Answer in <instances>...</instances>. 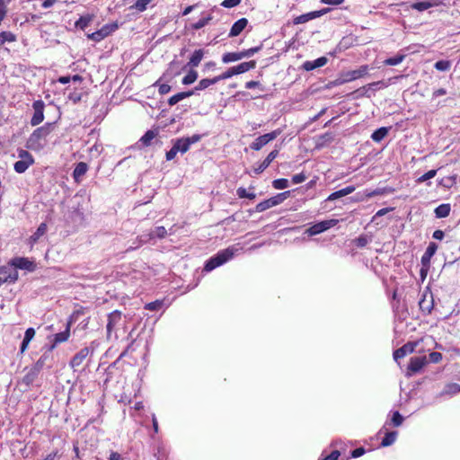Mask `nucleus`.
<instances>
[{"instance_id": "f257e3e1", "label": "nucleus", "mask_w": 460, "mask_h": 460, "mask_svg": "<svg viewBox=\"0 0 460 460\" xmlns=\"http://www.w3.org/2000/svg\"><path fill=\"white\" fill-rule=\"evenodd\" d=\"M241 250L242 248L239 247L238 245H234L220 251L216 256L210 258L207 261L204 270L207 271H211L217 267H219L225 262L228 261L230 259L234 257L235 253L239 252Z\"/></svg>"}, {"instance_id": "f03ea898", "label": "nucleus", "mask_w": 460, "mask_h": 460, "mask_svg": "<svg viewBox=\"0 0 460 460\" xmlns=\"http://www.w3.org/2000/svg\"><path fill=\"white\" fill-rule=\"evenodd\" d=\"M368 66L364 65L355 70L341 73L340 77L337 78L332 84L334 85H341L345 83L352 82L356 79L365 76L368 73Z\"/></svg>"}, {"instance_id": "7ed1b4c3", "label": "nucleus", "mask_w": 460, "mask_h": 460, "mask_svg": "<svg viewBox=\"0 0 460 460\" xmlns=\"http://www.w3.org/2000/svg\"><path fill=\"white\" fill-rule=\"evenodd\" d=\"M48 130L44 128H39L33 131L27 141V146L34 151H40L45 146V137Z\"/></svg>"}, {"instance_id": "20e7f679", "label": "nucleus", "mask_w": 460, "mask_h": 460, "mask_svg": "<svg viewBox=\"0 0 460 460\" xmlns=\"http://www.w3.org/2000/svg\"><path fill=\"white\" fill-rule=\"evenodd\" d=\"M18 277V271L11 261L0 268V286L3 283H14Z\"/></svg>"}, {"instance_id": "39448f33", "label": "nucleus", "mask_w": 460, "mask_h": 460, "mask_svg": "<svg viewBox=\"0 0 460 460\" xmlns=\"http://www.w3.org/2000/svg\"><path fill=\"white\" fill-rule=\"evenodd\" d=\"M428 362H429V360L427 359L426 356L411 358L408 367H407L406 375L408 376H411L420 372L428 364Z\"/></svg>"}, {"instance_id": "423d86ee", "label": "nucleus", "mask_w": 460, "mask_h": 460, "mask_svg": "<svg viewBox=\"0 0 460 460\" xmlns=\"http://www.w3.org/2000/svg\"><path fill=\"white\" fill-rule=\"evenodd\" d=\"M281 130L277 129L270 133L260 136L251 144V148L256 151L261 150L265 145H267L269 142L274 140L278 136H279Z\"/></svg>"}, {"instance_id": "0eeeda50", "label": "nucleus", "mask_w": 460, "mask_h": 460, "mask_svg": "<svg viewBox=\"0 0 460 460\" xmlns=\"http://www.w3.org/2000/svg\"><path fill=\"white\" fill-rule=\"evenodd\" d=\"M167 235V231L164 226H157L149 233L143 234L138 237L139 245L146 243L155 238L163 239Z\"/></svg>"}, {"instance_id": "6e6552de", "label": "nucleus", "mask_w": 460, "mask_h": 460, "mask_svg": "<svg viewBox=\"0 0 460 460\" xmlns=\"http://www.w3.org/2000/svg\"><path fill=\"white\" fill-rule=\"evenodd\" d=\"M44 106H45V104L41 100H38L33 102L32 107H33L34 113H33V116L31 120V123L32 126H37L43 121V119H44V114H43Z\"/></svg>"}, {"instance_id": "1a4fd4ad", "label": "nucleus", "mask_w": 460, "mask_h": 460, "mask_svg": "<svg viewBox=\"0 0 460 460\" xmlns=\"http://www.w3.org/2000/svg\"><path fill=\"white\" fill-rule=\"evenodd\" d=\"M418 342H407L402 347L399 348L394 352V358L398 361L400 358L406 357L409 354L414 352Z\"/></svg>"}, {"instance_id": "9d476101", "label": "nucleus", "mask_w": 460, "mask_h": 460, "mask_svg": "<svg viewBox=\"0 0 460 460\" xmlns=\"http://www.w3.org/2000/svg\"><path fill=\"white\" fill-rule=\"evenodd\" d=\"M15 270L22 269L28 271H33L35 269L34 263L27 258L17 257L11 261Z\"/></svg>"}, {"instance_id": "9b49d317", "label": "nucleus", "mask_w": 460, "mask_h": 460, "mask_svg": "<svg viewBox=\"0 0 460 460\" xmlns=\"http://www.w3.org/2000/svg\"><path fill=\"white\" fill-rule=\"evenodd\" d=\"M90 349L88 348H83L80 349L71 359L70 366L73 368L80 367L84 359L88 357Z\"/></svg>"}, {"instance_id": "f8f14e48", "label": "nucleus", "mask_w": 460, "mask_h": 460, "mask_svg": "<svg viewBox=\"0 0 460 460\" xmlns=\"http://www.w3.org/2000/svg\"><path fill=\"white\" fill-rule=\"evenodd\" d=\"M278 150H272L262 163L259 164L257 166L254 167V172L256 174L262 172L270 164V163L278 156Z\"/></svg>"}, {"instance_id": "ddd939ff", "label": "nucleus", "mask_w": 460, "mask_h": 460, "mask_svg": "<svg viewBox=\"0 0 460 460\" xmlns=\"http://www.w3.org/2000/svg\"><path fill=\"white\" fill-rule=\"evenodd\" d=\"M70 327H71V322H68L66 323V330L64 332H61L59 333H57L54 337V343L50 347L49 351H51L58 343L65 342L69 339L70 336Z\"/></svg>"}, {"instance_id": "4468645a", "label": "nucleus", "mask_w": 460, "mask_h": 460, "mask_svg": "<svg viewBox=\"0 0 460 460\" xmlns=\"http://www.w3.org/2000/svg\"><path fill=\"white\" fill-rule=\"evenodd\" d=\"M247 24L248 21L246 18H241L238 21H236L230 30L229 37L238 36L244 30Z\"/></svg>"}, {"instance_id": "2eb2a0df", "label": "nucleus", "mask_w": 460, "mask_h": 460, "mask_svg": "<svg viewBox=\"0 0 460 460\" xmlns=\"http://www.w3.org/2000/svg\"><path fill=\"white\" fill-rule=\"evenodd\" d=\"M121 320V313L119 311H113L108 316V323H107V332L108 336L111 335L113 328L117 325V323Z\"/></svg>"}, {"instance_id": "dca6fc26", "label": "nucleus", "mask_w": 460, "mask_h": 460, "mask_svg": "<svg viewBox=\"0 0 460 460\" xmlns=\"http://www.w3.org/2000/svg\"><path fill=\"white\" fill-rule=\"evenodd\" d=\"M48 231V226L46 223H41L35 233L29 238V243L33 246L39 239L43 236Z\"/></svg>"}, {"instance_id": "f3484780", "label": "nucleus", "mask_w": 460, "mask_h": 460, "mask_svg": "<svg viewBox=\"0 0 460 460\" xmlns=\"http://www.w3.org/2000/svg\"><path fill=\"white\" fill-rule=\"evenodd\" d=\"M355 190L356 189L354 186H347L346 188H343V189L337 190V191L332 193L331 195H329L326 200L332 201V200L338 199L340 198H342L349 194H351L352 192H354Z\"/></svg>"}, {"instance_id": "a211bd4d", "label": "nucleus", "mask_w": 460, "mask_h": 460, "mask_svg": "<svg viewBox=\"0 0 460 460\" xmlns=\"http://www.w3.org/2000/svg\"><path fill=\"white\" fill-rule=\"evenodd\" d=\"M438 249V245L435 243H430L429 246L426 249V252L421 257V262L424 266H427L429 264V261L431 257L435 254L436 251Z\"/></svg>"}, {"instance_id": "6ab92c4d", "label": "nucleus", "mask_w": 460, "mask_h": 460, "mask_svg": "<svg viewBox=\"0 0 460 460\" xmlns=\"http://www.w3.org/2000/svg\"><path fill=\"white\" fill-rule=\"evenodd\" d=\"M327 63V58L324 57L319 58L314 61H306L304 63L303 67L306 71L314 70L317 67L323 66Z\"/></svg>"}, {"instance_id": "aec40b11", "label": "nucleus", "mask_w": 460, "mask_h": 460, "mask_svg": "<svg viewBox=\"0 0 460 460\" xmlns=\"http://www.w3.org/2000/svg\"><path fill=\"white\" fill-rule=\"evenodd\" d=\"M40 370L37 368L35 366L31 367L26 375L22 378V383H24L26 385H31L34 380L37 378L38 375L40 374Z\"/></svg>"}, {"instance_id": "412c9836", "label": "nucleus", "mask_w": 460, "mask_h": 460, "mask_svg": "<svg viewBox=\"0 0 460 460\" xmlns=\"http://www.w3.org/2000/svg\"><path fill=\"white\" fill-rule=\"evenodd\" d=\"M88 170V165L84 163H78L74 170L73 176L76 182L81 181V178L86 173Z\"/></svg>"}, {"instance_id": "4be33fe9", "label": "nucleus", "mask_w": 460, "mask_h": 460, "mask_svg": "<svg viewBox=\"0 0 460 460\" xmlns=\"http://www.w3.org/2000/svg\"><path fill=\"white\" fill-rule=\"evenodd\" d=\"M438 4H439V2L438 0H429V1L415 3L411 5V7L420 12H423L430 7L438 6Z\"/></svg>"}, {"instance_id": "5701e85b", "label": "nucleus", "mask_w": 460, "mask_h": 460, "mask_svg": "<svg viewBox=\"0 0 460 460\" xmlns=\"http://www.w3.org/2000/svg\"><path fill=\"white\" fill-rule=\"evenodd\" d=\"M193 94H194V91L178 93L169 98L168 104L170 106H173L176 103H178L179 102L182 101L183 99L190 97Z\"/></svg>"}, {"instance_id": "b1692460", "label": "nucleus", "mask_w": 460, "mask_h": 460, "mask_svg": "<svg viewBox=\"0 0 460 460\" xmlns=\"http://www.w3.org/2000/svg\"><path fill=\"white\" fill-rule=\"evenodd\" d=\"M256 66V62L254 60L249 62L241 63L234 67L235 75H240L245 73L251 69H253Z\"/></svg>"}, {"instance_id": "393cba45", "label": "nucleus", "mask_w": 460, "mask_h": 460, "mask_svg": "<svg viewBox=\"0 0 460 460\" xmlns=\"http://www.w3.org/2000/svg\"><path fill=\"white\" fill-rule=\"evenodd\" d=\"M243 55H242V51L240 52H228V53H225L222 57V61L223 63L225 64H227V63H231V62H235V61H238V60H241L243 59Z\"/></svg>"}, {"instance_id": "a878e982", "label": "nucleus", "mask_w": 460, "mask_h": 460, "mask_svg": "<svg viewBox=\"0 0 460 460\" xmlns=\"http://www.w3.org/2000/svg\"><path fill=\"white\" fill-rule=\"evenodd\" d=\"M317 17H320V12H310L308 13L297 16L294 20V22L296 24L305 23V22H308V21H310L312 19L317 18Z\"/></svg>"}, {"instance_id": "bb28decb", "label": "nucleus", "mask_w": 460, "mask_h": 460, "mask_svg": "<svg viewBox=\"0 0 460 460\" xmlns=\"http://www.w3.org/2000/svg\"><path fill=\"white\" fill-rule=\"evenodd\" d=\"M451 210L450 204H441L435 209V215L438 218L447 217Z\"/></svg>"}, {"instance_id": "cd10ccee", "label": "nucleus", "mask_w": 460, "mask_h": 460, "mask_svg": "<svg viewBox=\"0 0 460 460\" xmlns=\"http://www.w3.org/2000/svg\"><path fill=\"white\" fill-rule=\"evenodd\" d=\"M204 56V51L202 49H197L193 52L192 56L190 58L188 65L196 67L199 66L200 61L202 60Z\"/></svg>"}, {"instance_id": "c85d7f7f", "label": "nucleus", "mask_w": 460, "mask_h": 460, "mask_svg": "<svg viewBox=\"0 0 460 460\" xmlns=\"http://www.w3.org/2000/svg\"><path fill=\"white\" fill-rule=\"evenodd\" d=\"M217 83V82L216 77L211 78V79L205 78V79L200 80L192 91H194V93L196 91H202Z\"/></svg>"}, {"instance_id": "c756f323", "label": "nucleus", "mask_w": 460, "mask_h": 460, "mask_svg": "<svg viewBox=\"0 0 460 460\" xmlns=\"http://www.w3.org/2000/svg\"><path fill=\"white\" fill-rule=\"evenodd\" d=\"M173 146L177 149L178 153L184 154L190 149V145L185 138L176 139Z\"/></svg>"}, {"instance_id": "7c9ffc66", "label": "nucleus", "mask_w": 460, "mask_h": 460, "mask_svg": "<svg viewBox=\"0 0 460 460\" xmlns=\"http://www.w3.org/2000/svg\"><path fill=\"white\" fill-rule=\"evenodd\" d=\"M16 41V35L12 31H2L0 32V46L4 45L6 42H14Z\"/></svg>"}, {"instance_id": "2f4dec72", "label": "nucleus", "mask_w": 460, "mask_h": 460, "mask_svg": "<svg viewBox=\"0 0 460 460\" xmlns=\"http://www.w3.org/2000/svg\"><path fill=\"white\" fill-rule=\"evenodd\" d=\"M387 134H388V128L383 127V128H380L376 129V131H374V133L371 136V138L375 142H380L386 137Z\"/></svg>"}, {"instance_id": "473e14b6", "label": "nucleus", "mask_w": 460, "mask_h": 460, "mask_svg": "<svg viewBox=\"0 0 460 460\" xmlns=\"http://www.w3.org/2000/svg\"><path fill=\"white\" fill-rule=\"evenodd\" d=\"M118 29V24L116 22L105 24L100 29V31L102 33L103 37H108L111 33L115 31Z\"/></svg>"}, {"instance_id": "72a5a7b5", "label": "nucleus", "mask_w": 460, "mask_h": 460, "mask_svg": "<svg viewBox=\"0 0 460 460\" xmlns=\"http://www.w3.org/2000/svg\"><path fill=\"white\" fill-rule=\"evenodd\" d=\"M30 165H31L30 161L19 160L14 164L13 168L17 172L22 173L24 172Z\"/></svg>"}, {"instance_id": "f704fd0d", "label": "nucleus", "mask_w": 460, "mask_h": 460, "mask_svg": "<svg viewBox=\"0 0 460 460\" xmlns=\"http://www.w3.org/2000/svg\"><path fill=\"white\" fill-rule=\"evenodd\" d=\"M405 55L398 54L394 58H387L384 61L386 66H397L403 61Z\"/></svg>"}, {"instance_id": "c9c22d12", "label": "nucleus", "mask_w": 460, "mask_h": 460, "mask_svg": "<svg viewBox=\"0 0 460 460\" xmlns=\"http://www.w3.org/2000/svg\"><path fill=\"white\" fill-rule=\"evenodd\" d=\"M396 436L397 433L394 431L386 433L385 437L383 438L381 442V445L383 447L391 446L395 441Z\"/></svg>"}, {"instance_id": "e433bc0d", "label": "nucleus", "mask_w": 460, "mask_h": 460, "mask_svg": "<svg viewBox=\"0 0 460 460\" xmlns=\"http://www.w3.org/2000/svg\"><path fill=\"white\" fill-rule=\"evenodd\" d=\"M290 194V191H285V192H282V193H279L272 198H270V200L272 202V206L275 207L279 204H280L281 202H283Z\"/></svg>"}, {"instance_id": "4c0bfd02", "label": "nucleus", "mask_w": 460, "mask_h": 460, "mask_svg": "<svg viewBox=\"0 0 460 460\" xmlns=\"http://www.w3.org/2000/svg\"><path fill=\"white\" fill-rule=\"evenodd\" d=\"M460 392V385L458 384H448L444 388L443 394H456Z\"/></svg>"}, {"instance_id": "58836bf2", "label": "nucleus", "mask_w": 460, "mask_h": 460, "mask_svg": "<svg viewBox=\"0 0 460 460\" xmlns=\"http://www.w3.org/2000/svg\"><path fill=\"white\" fill-rule=\"evenodd\" d=\"M157 133L153 130H148L146 134L140 138V141L144 146H149L151 141L156 137Z\"/></svg>"}, {"instance_id": "ea45409f", "label": "nucleus", "mask_w": 460, "mask_h": 460, "mask_svg": "<svg viewBox=\"0 0 460 460\" xmlns=\"http://www.w3.org/2000/svg\"><path fill=\"white\" fill-rule=\"evenodd\" d=\"M198 78V73L195 70H190L188 75H186L182 79L183 84H191L194 83Z\"/></svg>"}, {"instance_id": "a19ab883", "label": "nucleus", "mask_w": 460, "mask_h": 460, "mask_svg": "<svg viewBox=\"0 0 460 460\" xmlns=\"http://www.w3.org/2000/svg\"><path fill=\"white\" fill-rule=\"evenodd\" d=\"M93 16H82L79 18V20L75 22V26L79 27L80 29L84 30L85 29L89 23L92 22Z\"/></svg>"}, {"instance_id": "79ce46f5", "label": "nucleus", "mask_w": 460, "mask_h": 460, "mask_svg": "<svg viewBox=\"0 0 460 460\" xmlns=\"http://www.w3.org/2000/svg\"><path fill=\"white\" fill-rule=\"evenodd\" d=\"M420 307L423 312L430 313L432 309V299L427 300L426 296L420 301Z\"/></svg>"}, {"instance_id": "37998d69", "label": "nucleus", "mask_w": 460, "mask_h": 460, "mask_svg": "<svg viewBox=\"0 0 460 460\" xmlns=\"http://www.w3.org/2000/svg\"><path fill=\"white\" fill-rule=\"evenodd\" d=\"M338 220L337 219H329V220H324V221H322V222H319L320 226H321V229L323 232L335 226L337 224H338Z\"/></svg>"}, {"instance_id": "c03bdc74", "label": "nucleus", "mask_w": 460, "mask_h": 460, "mask_svg": "<svg viewBox=\"0 0 460 460\" xmlns=\"http://www.w3.org/2000/svg\"><path fill=\"white\" fill-rule=\"evenodd\" d=\"M434 66L438 71H447L451 66V62L448 60H439L435 63Z\"/></svg>"}, {"instance_id": "a18cd8bd", "label": "nucleus", "mask_w": 460, "mask_h": 460, "mask_svg": "<svg viewBox=\"0 0 460 460\" xmlns=\"http://www.w3.org/2000/svg\"><path fill=\"white\" fill-rule=\"evenodd\" d=\"M237 195L240 199H254L256 195L254 192H248L244 188L241 187L237 189Z\"/></svg>"}, {"instance_id": "49530a36", "label": "nucleus", "mask_w": 460, "mask_h": 460, "mask_svg": "<svg viewBox=\"0 0 460 460\" xmlns=\"http://www.w3.org/2000/svg\"><path fill=\"white\" fill-rule=\"evenodd\" d=\"M272 202L270 200V199H268L262 202H260L259 204H257L256 206V211L257 212H262V211H265L270 208H272Z\"/></svg>"}, {"instance_id": "de8ad7c7", "label": "nucleus", "mask_w": 460, "mask_h": 460, "mask_svg": "<svg viewBox=\"0 0 460 460\" xmlns=\"http://www.w3.org/2000/svg\"><path fill=\"white\" fill-rule=\"evenodd\" d=\"M272 185L277 190H284L288 187V181L287 179H277L273 181Z\"/></svg>"}, {"instance_id": "09e8293b", "label": "nucleus", "mask_w": 460, "mask_h": 460, "mask_svg": "<svg viewBox=\"0 0 460 460\" xmlns=\"http://www.w3.org/2000/svg\"><path fill=\"white\" fill-rule=\"evenodd\" d=\"M164 302L162 300H156L151 303H148L145 305V308L150 311H158L162 308Z\"/></svg>"}, {"instance_id": "8fccbe9b", "label": "nucleus", "mask_w": 460, "mask_h": 460, "mask_svg": "<svg viewBox=\"0 0 460 460\" xmlns=\"http://www.w3.org/2000/svg\"><path fill=\"white\" fill-rule=\"evenodd\" d=\"M152 0H137L134 7L136 10L139 12H143L146 9L147 5L151 3Z\"/></svg>"}, {"instance_id": "3c124183", "label": "nucleus", "mask_w": 460, "mask_h": 460, "mask_svg": "<svg viewBox=\"0 0 460 460\" xmlns=\"http://www.w3.org/2000/svg\"><path fill=\"white\" fill-rule=\"evenodd\" d=\"M437 174V170H430L429 172H427L426 173H424L423 175H421L420 177H419L417 179V182H424L429 179H432L436 176Z\"/></svg>"}, {"instance_id": "603ef678", "label": "nucleus", "mask_w": 460, "mask_h": 460, "mask_svg": "<svg viewBox=\"0 0 460 460\" xmlns=\"http://www.w3.org/2000/svg\"><path fill=\"white\" fill-rule=\"evenodd\" d=\"M50 355L49 353H44L39 359L38 361L34 364V366L39 368L40 370H41L43 368V367L45 366L46 362L48 361V359L49 358Z\"/></svg>"}, {"instance_id": "864d4df0", "label": "nucleus", "mask_w": 460, "mask_h": 460, "mask_svg": "<svg viewBox=\"0 0 460 460\" xmlns=\"http://www.w3.org/2000/svg\"><path fill=\"white\" fill-rule=\"evenodd\" d=\"M234 75H235V73H234V67L232 66L228 70H226L225 73L216 76V79H217V82H219L221 80L228 79Z\"/></svg>"}, {"instance_id": "5fc2aeb1", "label": "nucleus", "mask_w": 460, "mask_h": 460, "mask_svg": "<svg viewBox=\"0 0 460 460\" xmlns=\"http://www.w3.org/2000/svg\"><path fill=\"white\" fill-rule=\"evenodd\" d=\"M155 85L158 86V92L160 94H166L171 91V86L167 84H161L160 80L156 81Z\"/></svg>"}, {"instance_id": "6e6d98bb", "label": "nucleus", "mask_w": 460, "mask_h": 460, "mask_svg": "<svg viewBox=\"0 0 460 460\" xmlns=\"http://www.w3.org/2000/svg\"><path fill=\"white\" fill-rule=\"evenodd\" d=\"M211 19H212V17L210 15L208 17L202 18V19L199 20L196 23L193 24V28L195 30L201 29L204 26H206Z\"/></svg>"}, {"instance_id": "4d7b16f0", "label": "nucleus", "mask_w": 460, "mask_h": 460, "mask_svg": "<svg viewBox=\"0 0 460 460\" xmlns=\"http://www.w3.org/2000/svg\"><path fill=\"white\" fill-rule=\"evenodd\" d=\"M321 233H323V231L321 229V226L319 223L314 224V226H312L311 227H309L306 230V234H308L311 236L321 234Z\"/></svg>"}, {"instance_id": "13d9d810", "label": "nucleus", "mask_w": 460, "mask_h": 460, "mask_svg": "<svg viewBox=\"0 0 460 460\" xmlns=\"http://www.w3.org/2000/svg\"><path fill=\"white\" fill-rule=\"evenodd\" d=\"M261 46L244 49L242 51L243 58H250V57L253 56L255 53H257L259 50H261Z\"/></svg>"}, {"instance_id": "bf43d9fd", "label": "nucleus", "mask_w": 460, "mask_h": 460, "mask_svg": "<svg viewBox=\"0 0 460 460\" xmlns=\"http://www.w3.org/2000/svg\"><path fill=\"white\" fill-rule=\"evenodd\" d=\"M19 158H20V160H23V161H30L31 164L34 163V160H33V157L31 156V155L29 152L24 151V150L20 151Z\"/></svg>"}, {"instance_id": "052dcab7", "label": "nucleus", "mask_w": 460, "mask_h": 460, "mask_svg": "<svg viewBox=\"0 0 460 460\" xmlns=\"http://www.w3.org/2000/svg\"><path fill=\"white\" fill-rule=\"evenodd\" d=\"M88 38L93 41H101L102 40L104 39L102 33L100 31V30L91 33V34H88Z\"/></svg>"}, {"instance_id": "680f3d73", "label": "nucleus", "mask_w": 460, "mask_h": 460, "mask_svg": "<svg viewBox=\"0 0 460 460\" xmlns=\"http://www.w3.org/2000/svg\"><path fill=\"white\" fill-rule=\"evenodd\" d=\"M403 418L402 416L398 412L395 411L392 418V422L394 426L398 427L402 423Z\"/></svg>"}, {"instance_id": "e2e57ef3", "label": "nucleus", "mask_w": 460, "mask_h": 460, "mask_svg": "<svg viewBox=\"0 0 460 460\" xmlns=\"http://www.w3.org/2000/svg\"><path fill=\"white\" fill-rule=\"evenodd\" d=\"M241 3V0H224L221 4L222 6L226 8H232L238 5Z\"/></svg>"}, {"instance_id": "0e129e2a", "label": "nucleus", "mask_w": 460, "mask_h": 460, "mask_svg": "<svg viewBox=\"0 0 460 460\" xmlns=\"http://www.w3.org/2000/svg\"><path fill=\"white\" fill-rule=\"evenodd\" d=\"M429 361L432 363H438L442 359V354L439 352H431L429 355Z\"/></svg>"}, {"instance_id": "69168bd1", "label": "nucleus", "mask_w": 460, "mask_h": 460, "mask_svg": "<svg viewBox=\"0 0 460 460\" xmlns=\"http://www.w3.org/2000/svg\"><path fill=\"white\" fill-rule=\"evenodd\" d=\"M7 13V7L4 0H0V23L4 19Z\"/></svg>"}, {"instance_id": "338daca9", "label": "nucleus", "mask_w": 460, "mask_h": 460, "mask_svg": "<svg viewBox=\"0 0 460 460\" xmlns=\"http://www.w3.org/2000/svg\"><path fill=\"white\" fill-rule=\"evenodd\" d=\"M305 179H306V176L304 173H297L292 177V182L294 184H298V183L304 182L305 181Z\"/></svg>"}, {"instance_id": "774afa93", "label": "nucleus", "mask_w": 460, "mask_h": 460, "mask_svg": "<svg viewBox=\"0 0 460 460\" xmlns=\"http://www.w3.org/2000/svg\"><path fill=\"white\" fill-rule=\"evenodd\" d=\"M35 336V330L33 328H28L25 332L24 338L26 341H31Z\"/></svg>"}]
</instances>
